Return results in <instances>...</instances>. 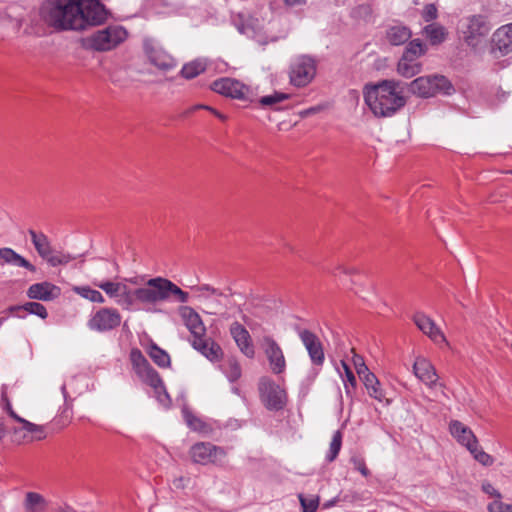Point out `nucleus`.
<instances>
[{
  "instance_id": "f257e3e1",
  "label": "nucleus",
  "mask_w": 512,
  "mask_h": 512,
  "mask_svg": "<svg viewBox=\"0 0 512 512\" xmlns=\"http://www.w3.org/2000/svg\"><path fill=\"white\" fill-rule=\"evenodd\" d=\"M142 280L143 278L140 277L127 278L125 282L95 280L93 285L104 291L109 298L114 299L116 304L126 310L133 309L137 303L144 306H154L168 301L172 297L182 304L189 300V294L167 278H151L143 286L136 289H131L126 284L128 282L137 286Z\"/></svg>"
},
{
  "instance_id": "f03ea898",
  "label": "nucleus",
  "mask_w": 512,
  "mask_h": 512,
  "mask_svg": "<svg viewBox=\"0 0 512 512\" xmlns=\"http://www.w3.org/2000/svg\"><path fill=\"white\" fill-rule=\"evenodd\" d=\"M42 22L57 32L84 31L98 26L84 0H44L39 11Z\"/></svg>"
},
{
  "instance_id": "7ed1b4c3",
  "label": "nucleus",
  "mask_w": 512,
  "mask_h": 512,
  "mask_svg": "<svg viewBox=\"0 0 512 512\" xmlns=\"http://www.w3.org/2000/svg\"><path fill=\"white\" fill-rule=\"evenodd\" d=\"M363 95L366 105L376 117H391L406 104L400 82L395 80L368 84Z\"/></svg>"
},
{
  "instance_id": "20e7f679",
  "label": "nucleus",
  "mask_w": 512,
  "mask_h": 512,
  "mask_svg": "<svg viewBox=\"0 0 512 512\" xmlns=\"http://www.w3.org/2000/svg\"><path fill=\"white\" fill-rule=\"evenodd\" d=\"M130 361L133 371L138 378L154 390L157 401L163 407L169 408L171 398L164 383L158 372L150 365L143 353L137 348L132 349L130 352Z\"/></svg>"
},
{
  "instance_id": "39448f33",
  "label": "nucleus",
  "mask_w": 512,
  "mask_h": 512,
  "mask_svg": "<svg viewBox=\"0 0 512 512\" xmlns=\"http://www.w3.org/2000/svg\"><path fill=\"white\" fill-rule=\"evenodd\" d=\"M409 90L421 98H430L437 94L451 95L455 91L452 83L443 75L418 77L410 82Z\"/></svg>"
},
{
  "instance_id": "423d86ee",
  "label": "nucleus",
  "mask_w": 512,
  "mask_h": 512,
  "mask_svg": "<svg viewBox=\"0 0 512 512\" xmlns=\"http://www.w3.org/2000/svg\"><path fill=\"white\" fill-rule=\"evenodd\" d=\"M128 36L120 25H111L94 32L89 38L90 47L96 51H110L124 42Z\"/></svg>"
},
{
  "instance_id": "0eeeda50",
  "label": "nucleus",
  "mask_w": 512,
  "mask_h": 512,
  "mask_svg": "<svg viewBox=\"0 0 512 512\" xmlns=\"http://www.w3.org/2000/svg\"><path fill=\"white\" fill-rule=\"evenodd\" d=\"M258 390L261 402L270 411L282 410L287 404V393L284 388L268 377L259 380Z\"/></svg>"
},
{
  "instance_id": "6e6552de",
  "label": "nucleus",
  "mask_w": 512,
  "mask_h": 512,
  "mask_svg": "<svg viewBox=\"0 0 512 512\" xmlns=\"http://www.w3.org/2000/svg\"><path fill=\"white\" fill-rule=\"evenodd\" d=\"M211 89L233 99L254 101L256 94L253 89L234 78L222 77L211 83Z\"/></svg>"
},
{
  "instance_id": "1a4fd4ad",
  "label": "nucleus",
  "mask_w": 512,
  "mask_h": 512,
  "mask_svg": "<svg viewBox=\"0 0 512 512\" xmlns=\"http://www.w3.org/2000/svg\"><path fill=\"white\" fill-rule=\"evenodd\" d=\"M491 28V24L485 16H470L463 23L464 40L469 46L475 48L485 40Z\"/></svg>"
},
{
  "instance_id": "9d476101",
  "label": "nucleus",
  "mask_w": 512,
  "mask_h": 512,
  "mask_svg": "<svg viewBox=\"0 0 512 512\" xmlns=\"http://www.w3.org/2000/svg\"><path fill=\"white\" fill-rule=\"evenodd\" d=\"M316 75V63L309 56L296 57L290 65L289 79L295 87L307 86Z\"/></svg>"
},
{
  "instance_id": "9b49d317",
  "label": "nucleus",
  "mask_w": 512,
  "mask_h": 512,
  "mask_svg": "<svg viewBox=\"0 0 512 512\" xmlns=\"http://www.w3.org/2000/svg\"><path fill=\"white\" fill-rule=\"evenodd\" d=\"M122 316L116 308L102 307L92 312L87 327L94 332L104 333L120 326Z\"/></svg>"
},
{
  "instance_id": "f8f14e48",
  "label": "nucleus",
  "mask_w": 512,
  "mask_h": 512,
  "mask_svg": "<svg viewBox=\"0 0 512 512\" xmlns=\"http://www.w3.org/2000/svg\"><path fill=\"white\" fill-rule=\"evenodd\" d=\"M190 456L194 463L201 465H221L227 456V451L210 442H198L190 448Z\"/></svg>"
},
{
  "instance_id": "ddd939ff",
  "label": "nucleus",
  "mask_w": 512,
  "mask_h": 512,
  "mask_svg": "<svg viewBox=\"0 0 512 512\" xmlns=\"http://www.w3.org/2000/svg\"><path fill=\"white\" fill-rule=\"evenodd\" d=\"M143 49L149 62L158 69L169 71L176 67V60L155 39L145 38L143 40Z\"/></svg>"
},
{
  "instance_id": "4468645a",
  "label": "nucleus",
  "mask_w": 512,
  "mask_h": 512,
  "mask_svg": "<svg viewBox=\"0 0 512 512\" xmlns=\"http://www.w3.org/2000/svg\"><path fill=\"white\" fill-rule=\"evenodd\" d=\"M261 348L268 360L269 368L273 374L280 375L286 371V359L279 344L270 336L261 340Z\"/></svg>"
},
{
  "instance_id": "2eb2a0df",
  "label": "nucleus",
  "mask_w": 512,
  "mask_h": 512,
  "mask_svg": "<svg viewBox=\"0 0 512 512\" xmlns=\"http://www.w3.org/2000/svg\"><path fill=\"white\" fill-rule=\"evenodd\" d=\"M298 336L306 348L312 364L316 367H322L325 361V353L319 337L307 329L299 330Z\"/></svg>"
},
{
  "instance_id": "dca6fc26",
  "label": "nucleus",
  "mask_w": 512,
  "mask_h": 512,
  "mask_svg": "<svg viewBox=\"0 0 512 512\" xmlns=\"http://www.w3.org/2000/svg\"><path fill=\"white\" fill-rule=\"evenodd\" d=\"M414 375L428 388L438 385V374L433 364L425 357L418 356L413 363Z\"/></svg>"
},
{
  "instance_id": "f3484780",
  "label": "nucleus",
  "mask_w": 512,
  "mask_h": 512,
  "mask_svg": "<svg viewBox=\"0 0 512 512\" xmlns=\"http://www.w3.org/2000/svg\"><path fill=\"white\" fill-rule=\"evenodd\" d=\"M413 321L417 328L428 336L436 344H447V340L441 329L426 314L417 312L413 316Z\"/></svg>"
},
{
  "instance_id": "a211bd4d",
  "label": "nucleus",
  "mask_w": 512,
  "mask_h": 512,
  "mask_svg": "<svg viewBox=\"0 0 512 512\" xmlns=\"http://www.w3.org/2000/svg\"><path fill=\"white\" fill-rule=\"evenodd\" d=\"M61 295V289L47 281L32 284L27 290L30 299L52 301Z\"/></svg>"
},
{
  "instance_id": "6ab92c4d",
  "label": "nucleus",
  "mask_w": 512,
  "mask_h": 512,
  "mask_svg": "<svg viewBox=\"0 0 512 512\" xmlns=\"http://www.w3.org/2000/svg\"><path fill=\"white\" fill-rule=\"evenodd\" d=\"M493 51L502 56L512 52V23L499 27L492 36Z\"/></svg>"
},
{
  "instance_id": "aec40b11",
  "label": "nucleus",
  "mask_w": 512,
  "mask_h": 512,
  "mask_svg": "<svg viewBox=\"0 0 512 512\" xmlns=\"http://www.w3.org/2000/svg\"><path fill=\"white\" fill-rule=\"evenodd\" d=\"M230 334L236 342L237 346L243 354L249 358H253L255 351L251 343V337L247 329L238 322H234L230 326Z\"/></svg>"
},
{
  "instance_id": "412c9836",
  "label": "nucleus",
  "mask_w": 512,
  "mask_h": 512,
  "mask_svg": "<svg viewBox=\"0 0 512 512\" xmlns=\"http://www.w3.org/2000/svg\"><path fill=\"white\" fill-rule=\"evenodd\" d=\"M181 316L193 339L204 337L206 328L199 314L191 307L184 306L180 310Z\"/></svg>"
},
{
  "instance_id": "4be33fe9",
  "label": "nucleus",
  "mask_w": 512,
  "mask_h": 512,
  "mask_svg": "<svg viewBox=\"0 0 512 512\" xmlns=\"http://www.w3.org/2000/svg\"><path fill=\"white\" fill-rule=\"evenodd\" d=\"M449 431L457 442L468 450L474 447L478 441L473 431L458 420H452L449 423Z\"/></svg>"
},
{
  "instance_id": "5701e85b",
  "label": "nucleus",
  "mask_w": 512,
  "mask_h": 512,
  "mask_svg": "<svg viewBox=\"0 0 512 512\" xmlns=\"http://www.w3.org/2000/svg\"><path fill=\"white\" fill-rule=\"evenodd\" d=\"M191 344L194 349L199 351L203 356L212 362L219 361L223 356V351L219 344L212 339L200 337L192 339Z\"/></svg>"
},
{
  "instance_id": "b1692460",
  "label": "nucleus",
  "mask_w": 512,
  "mask_h": 512,
  "mask_svg": "<svg viewBox=\"0 0 512 512\" xmlns=\"http://www.w3.org/2000/svg\"><path fill=\"white\" fill-rule=\"evenodd\" d=\"M5 264L25 268L30 272L36 271V267L33 264L9 247L0 248V265Z\"/></svg>"
},
{
  "instance_id": "393cba45",
  "label": "nucleus",
  "mask_w": 512,
  "mask_h": 512,
  "mask_svg": "<svg viewBox=\"0 0 512 512\" xmlns=\"http://www.w3.org/2000/svg\"><path fill=\"white\" fill-rule=\"evenodd\" d=\"M385 36L391 45L399 46L412 37V32L408 26L395 22L386 28Z\"/></svg>"
},
{
  "instance_id": "a878e982",
  "label": "nucleus",
  "mask_w": 512,
  "mask_h": 512,
  "mask_svg": "<svg viewBox=\"0 0 512 512\" xmlns=\"http://www.w3.org/2000/svg\"><path fill=\"white\" fill-rule=\"evenodd\" d=\"M28 233L35 250L42 259L46 260L53 252L49 238L43 232H36L33 229H29Z\"/></svg>"
},
{
  "instance_id": "bb28decb",
  "label": "nucleus",
  "mask_w": 512,
  "mask_h": 512,
  "mask_svg": "<svg viewBox=\"0 0 512 512\" xmlns=\"http://www.w3.org/2000/svg\"><path fill=\"white\" fill-rule=\"evenodd\" d=\"M421 69L422 64L417 59L409 57H401L397 65V72L405 78L419 74Z\"/></svg>"
},
{
  "instance_id": "cd10ccee",
  "label": "nucleus",
  "mask_w": 512,
  "mask_h": 512,
  "mask_svg": "<svg viewBox=\"0 0 512 512\" xmlns=\"http://www.w3.org/2000/svg\"><path fill=\"white\" fill-rule=\"evenodd\" d=\"M423 34L432 45H438L446 39L447 31L444 26L438 23H431L423 28Z\"/></svg>"
},
{
  "instance_id": "c85d7f7f",
  "label": "nucleus",
  "mask_w": 512,
  "mask_h": 512,
  "mask_svg": "<svg viewBox=\"0 0 512 512\" xmlns=\"http://www.w3.org/2000/svg\"><path fill=\"white\" fill-rule=\"evenodd\" d=\"M24 310L30 314H34L41 319H46L48 317V312L44 305L38 302H27L23 305H15L9 308L10 313H13L17 317H22L19 314H15L17 311Z\"/></svg>"
},
{
  "instance_id": "c756f323",
  "label": "nucleus",
  "mask_w": 512,
  "mask_h": 512,
  "mask_svg": "<svg viewBox=\"0 0 512 512\" xmlns=\"http://www.w3.org/2000/svg\"><path fill=\"white\" fill-rule=\"evenodd\" d=\"M340 366L341 367H337V370L344 383L345 392L348 396H350L356 387V378L351 368L344 360L340 361Z\"/></svg>"
},
{
  "instance_id": "7c9ffc66",
  "label": "nucleus",
  "mask_w": 512,
  "mask_h": 512,
  "mask_svg": "<svg viewBox=\"0 0 512 512\" xmlns=\"http://www.w3.org/2000/svg\"><path fill=\"white\" fill-rule=\"evenodd\" d=\"M364 386L366 387L368 394L378 401H382L384 398V393L380 388V382L377 377L370 372L361 378Z\"/></svg>"
},
{
  "instance_id": "2f4dec72",
  "label": "nucleus",
  "mask_w": 512,
  "mask_h": 512,
  "mask_svg": "<svg viewBox=\"0 0 512 512\" xmlns=\"http://www.w3.org/2000/svg\"><path fill=\"white\" fill-rule=\"evenodd\" d=\"M72 291L80 297L89 300L90 302L98 304H103L105 302V298L101 292L91 288L88 285L73 286Z\"/></svg>"
},
{
  "instance_id": "473e14b6",
  "label": "nucleus",
  "mask_w": 512,
  "mask_h": 512,
  "mask_svg": "<svg viewBox=\"0 0 512 512\" xmlns=\"http://www.w3.org/2000/svg\"><path fill=\"white\" fill-rule=\"evenodd\" d=\"M45 504V499L39 493H26L24 508L27 512H42L45 509Z\"/></svg>"
},
{
  "instance_id": "72a5a7b5",
  "label": "nucleus",
  "mask_w": 512,
  "mask_h": 512,
  "mask_svg": "<svg viewBox=\"0 0 512 512\" xmlns=\"http://www.w3.org/2000/svg\"><path fill=\"white\" fill-rule=\"evenodd\" d=\"M148 355L153 360L155 364L159 367L167 368L171 364L169 354L157 346L155 343H152L148 348Z\"/></svg>"
},
{
  "instance_id": "f704fd0d",
  "label": "nucleus",
  "mask_w": 512,
  "mask_h": 512,
  "mask_svg": "<svg viewBox=\"0 0 512 512\" xmlns=\"http://www.w3.org/2000/svg\"><path fill=\"white\" fill-rule=\"evenodd\" d=\"M84 2L92 16L98 17L95 20L97 25H101L107 20L109 13L100 0H84Z\"/></svg>"
},
{
  "instance_id": "c9c22d12",
  "label": "nucleus",
  "mask_w": 512,
  "mask_h": 512,
  "mask_svg": "<svg viewBox=\"0 0 512 512\" xmlns=\"http://www.w3.org/2000/svg\"><path fill=\"white\" fill-rule=\"evenodd\" d=\"M206 69V64L202 60H194L189 63H186L180 74L185 79H193L203 73Z\"/></svg>"
},
{
  "instance_id": "e433bc0d",
  "label": "nucleus",
  "mask_w": 512,
  "mask_h": 512,
  "mask_svg": "<svg viewBox=\"0 0 512 512\" xmlns=\"http://www.w3.org/2000/svg\"><path fill=\"white\" fill-rule=\"evenodd\" d=\"M426 52L425 45L421 42L419 39L412 40L408 46L406 47L405 51L403 52L402 57H409L417 59L424 55Z\"/></svg>"
},
{
  "instance_id": "4c0bfd02",
  "label": "nucleus",
  "mask_w": 512,
  "mask_h": 512,
  "mask_svg": "<svg viewBox=\"0 0 512 512\" xmlns=\"http://www.w3.org/2000/svg\"><path fill=\"white\" fill-rule=\"evenodd\" d=\"M341 446H342V433L338 430L333 434L331 442H330L329 450L326 454V460L328 462H333L337 458V456L341 450Z\"/></svg>"
},
{
  "instance_id": "58836bf2",
  "label": "nucleus",
  "mask_w": 512,
  "mask_h": 512,
  "mask_svg": "<svg viewBox=\"0 0 512 512\" xmlns=\"http://www.w3.org/2000/svg\"><path fill=\"white\" fill-rule=\"evenodd\" d=\"M223 372L230 382H235L241 377V367L235 359H229L224 364Z\"/></svg>"
},
{
  "instance_id": "ea45409f",
  "label": "nucleus",
  "mask_w": 512,
  "mask_h": 512,
  "mask_svg": "<svg viewBox=\"0 0 512 512\" xmlns=\"http://www.w3.org/2000/svg\"><path fill=\"white\" fill-rule=\"evenodd\" d=\"M289 94L283 92H274L271 95L263 96L259 99L262 107H276L277 104L289 99Z\"/></svg>"
},
{
  "instance_id": "a19ab883",
  "label": "nucleus",
  "mask_w": 512,
  "mask_h": 512,
  "mask_svg": "<svg viewBox=\"0 0 512 512\" xmlns=\"http://www.w3.org/2000/svg\"><path fill=\"white\" fill-rule=\"evenodd\" d=\"M76 257L65 252H52L50 256L45 260L47 263L52 266H60V265H67L72 260H74Z\"/></svg>"
},
{
  "instance_id": "79ce46f5",
  "label": "nucleus",
  "mask_w": 512,
  "mask_h": 512,
  "mask_svg": "<svg viewBox=\"0 0 512 512\" xmlns=\"http://www.w3.org/2000/svg\"><path fill=\"white\" fill-rule=\"evenodd\" d=\"M191 289L197 292V297L200 299H209L212 296H223V293L220 290L210 286L209 284L192 286Z\"/></svg>"
},
{
  "instance_id": "37998d69",
  "label": "nucleus",
  "mask_w": 512,
  "mask_h": 512,
  "mask_svg": "<svg viewBox=\"0 0 512 512\" xmlns=\"http://www.w3.org/2000/svg\"><path fill=\"white\" fill-rule=\"evenodd\" d=\"M468 451L473 455L474 459L483 466H491L494 462L492 456L479 447L478 442L475 443V446L471 447Z\"/></svg>"
},
{
  "instance_id": "c03bdc74",
  "label": "nucleus",
  "mask_w": 512,
  "mask_h": 512,
  "mask_svg": "<svg viewBox=\"0 0 512 512\" xmlns=\"http://www.w3.org/2000/svg\"><path fill=\"white\" fill-rule=\"evenodd\" d=\"M183 417L189 428L194 431H203L205 424L188 409H183Z\"/></svg>"
},
{
  "instance_id": "a18cd8bd",
  "label": "nucleus",
  "mask_w": 512,
  "mask_h": 512,
  "mask_svg": "<svg viewBox=\"0 0 512 512\" xmlns=\"http://www.w3.org/2000/svg\"><path fill=\"white\" fill-rule=\"evenodd\" d=\"M350 462L354 469L359 471L362 476L368 477L370 475V471L366 466L365 459L361 455H353L350 458Z\"/></svg>"
},
{
  "instance_id": "49530a36",
  "label": "nucleus",
  "mask_w": 512,
  "mask_h": 512,
  "mask_svg": "<svg viewBox=\"0 0 512 512\" xmlns=\"http://www.w3.org/2000/svg\"><path fill=\"white\" fill-rule=\"evenodd\" d=\"M299 500L303 508V512H316L319 505L318 497L306 498L303 495H299Z\"/></svg>"
},
{
  "instance_id": "de8ad7c7",
  "label": "nucleus",
  "mask_w": 512,
  "mask_h": 512,
  "mask_svg": "<svg viewBox=\"0 0 512 512\" xmlns=\"http://www.w3.org/2000/svg\"><path fill=\"white\" fill-rule=\"evenodd\" d=\"M13 419L22 425V427L20 429H18V428L12 429V432L15 436H17L21 431H26L28 433H31V429L35 428L34 423L20 417L18 414H13Z\"/></svg>"
},
{
  "instance_id": "09e8293b",
  "label": "nucleus",
  "mask_w": 512,
  "mask_h": 512,
  "mask_svg": "<svg viewBox=\"0 0 512 512\" xmlns=\"http://www.w3.org/2000/svg\"><path fill=\"white\" fill-rule=\"evenodd\" d=\"M353 363H354L356 372H357L358 376L360 377V379L370 373V370L364 363V360L361 356L354 355Z\"/></svg>"
},
{
  "instance_id": "8fccbe9b",
  "label": "nucleus",
  "mask_w": 512,
  "mask_h": 512,
  "mask_svg": "<svg viewBox=\"0 0 512 512\" xmlns=\"http://www.w3.org/2000/svg\"><path fill=\"white\" fill-rule=\"evenodd\" d=\"M372 15L370 5L362 4L352 10V16L355 18L367 19Z\"/></svg>"
},
{
  "instance_id": "3c124183",
  "label": "nucleus",
  "mask_w": 512,
  "mask_h": 512,
  "mask_svg": "<svg viewBox=\"0 0 512 512\" xmlns=\"http://www.w3.org/2000/svg\"><path fill=\"white\" fill-rule=\"evenodd\" d=\"M438 16L437 7L434 4H427L422 11V18L425 22H431Z\"/></svg>"
},
{
  "instance_id": "603ef678",
  "label": "nucleus",
  "mask_w": 512,
  "mask_h": 512,
  "mask_svg": "<svg viewBox=\"0 0 512 512\" xmlns=\"http://www.w3.org/2000/svg\"><path fill=\"white\" fill-rule=\"evenodd\" d=\"M1 403L3 404L4 409L10 415V417L13 418V414H16V413L12 409L11 402L8 399V396H7V386L6 385L2 386V390H1Z\"/></svg>"
},
{
  "instance_id": "864d4df0",
  "label": "nucleus",
  "mask_w": 512,
  "mask_h": 512,
  "mask_svg": "<svg viewBox=\"0 0 512 512\" xmlns=\"http://www.w3.org/2000/svg\"><path fill=\"white\" fill-rule=\"evenodd\" d=\"M489 512H512V505H506L501 501H493L488 505Z\"/></svg>"
},
{
  "instance_id": "5fc2aeb1",
  "label": "nucleus",
  "mask_w": 512,
  "mask_h": 512,
  "mask_svg": "<svg viewBox=\"0 0 512 512\" xmlns=\"http://www.w3.org/2000/svg\"><path fill=\"white\" fill-rule=\"evenodd\" d=\"M482 490L484 493L488 494L489 496L494 497L495 501H500L501 494L497 489L494 488V486L491 483H489L487 481L483 482Z\"/></svg>"
},
{
  "instance_id": "6e6d98bb",
  "label": "nucleus",
  "mask_w": 512,
  "mask_h": 512,
  "mask_svg": "<svg viewBox=\"0 0 512 512\" xmlns=\"http://www.w3.org/2000/svg\"><path fill=\"white\" fill-rule=\"evenodd\" d=\"M31 434L35 435V439L41 440L46 437L44 426L35 424V428L31 429Z\"/></svg>"
},
{
  "instance_id": "4d7b16f0",
  "label": "nucleus",
  "mask_w": 512,
  "mask_h": 512,
  "mask_svg": "<svg viewBox=\"0 0 512 512\" xmlns=\"http://www.w3.org/2000/svg\"><path fill=\"white\" fill-rule=\"evenodd\" d=\"M321 110V107L320 106H315V107H310L308 109H305L303 111H301L299 113V115L302 117V118H306L312 114H315V113H318L319 111Z\"/></svg>"
},
{
  "instance_id": "13d9d810",
  "label": "nucleus",
  "mask_w": 512,
  "mask_h": 512,
  "mask_svg": "<svg viewBox=\"0 0 512 512\" xmlns=\"http://www.w3.org/2000/svg\"><path fill=\"white\" fill-rule=\"evenodd\" d=\"M198 109H205V110H208V111H214V108L210 107V106H207V105H204V104H197V105H194L190 108L189 112H194Z\"/></svg>"
},
{
  "instance_id": "bf43d9fd",
  "label": "nucleus",
  "mask_w": 512,
  "mask_h": 512,
  "mask_svg": "<svg viewBox=\"0 0 512 512\" xmlns=\"http://www.w3.org/2000/svg\"><path fill=\"white\" fill-rule=\"evenodd\" d=\"M285 4L288 6H296L305 3V0H284Z\"/></svg>"
},
{
  "instance_id": "052dcab7",
  "label": "nucleus",
  "mask_w": 512,
  "mask_h": 512,
  "mask_svg": "<svg viewBox=\"0 0 512 512\" xmlns=\"http://www.w3.org/2000/svg\"><path fill=\"white\" fill-rule=\"evenodd\" d=\"M216 117H218L220 120L222 121H225L226 120V116L223 115L222 113L218 112L217 110L214 109V111H211Z\"/></svg>"
},
{
  "instance_id": "680f3d73",
  "label": "nucleus",
  "mask_w": 512,
  "mask_h": 512,
  "mask_svg": "<svg viewBox=\"0 0 512 512\" xmlns=\"http://www.w3.org/2000/svg\"><path fill=\"white\" fill-rule=\"evenodd\" d=\"M0 430H2V438L6 435V427L2 421H0Z\"/></svg>"
},
{
  "instance_id": "e2e57ef3",
  "label": "nucleus",
  "mask_w": 512,
  "mask_h": 512,
  "mask_svg": "<svg viewBox=\"0 0 512 512\" xmlns=\"http://www.w3.org/2000/svg\"><path fill=\"white\" fill-rule=\"evenodd\" d=\"M0 439H2V430H0Z\"/></svg>"
}]
</instances>
